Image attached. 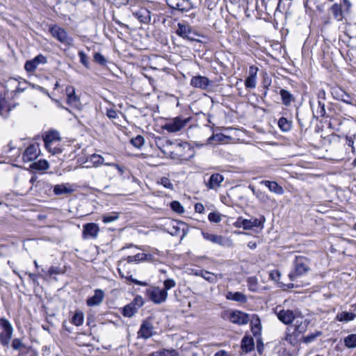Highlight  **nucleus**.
I'll list each match as a JSON object with an SVG mask.
<instances>
[{
  "label": "nucleus",
  "instance_id": "obj_1",
  "mask_svg": "<svg viewBox=\"0 0 356 356\" xmlns=\"http://www.w3.org/2000/svg\"><path fill=\"white\" fill-rule=\"evenodd\" d=\"M176 34L188 42H195L202 44L213 42L212 37L203 34L190 26L188 24L179 23L176 30Z\"/></svg>",
  "mask_w": 356,
  "mask_h": 356
},
{
  "label": "nucleus",
  "instance_id": "obj_2",
  "mask_svg": "<svg viewBox=\"0 0 356 356\" xmlns=\"http://www.w3.org/2000/svg\"><path fill=\"white\" fill-rule=\"evenodd\" d=\"M309 321L304 318L302 315L298 317L293 324L287 329L286 340L291 344L296 345L300 343L301 338L307 332Z\"/></svg>",
  "mask_w": 356,
  "mask_h": 356
},
{
  "label": "nucleus",
  "instance_id": "obj_3",
  "mask_svg": "<svg viewBox=\"0 0 356 356\" xmlns=\"http://www.w3.org/2000/svg\"><path fill=\"white\" fill-rule=\"evenodd\" d=\"M166 145H163L162 151L165 154H169L171 156L180 159H188L193 156V151L188 143H172L166 140Z\"/></svg>",
  "mask_w": 356,
  "mask_h": 356
},
{
  "label": "nucleus",
  "instance_id": "obj_4",
  "mask_svg": "<svg viewBox=\"0 0 356 356\" xmlns=\"http://www.w3.org/2000/svg\"><path fill=\"white\" fill-rule=\"evenodd\" d=\"M310 270L309 260L302 256L296 257L293 261V268L289 274L291 281H296L298 278L307 274Z\"/></svg>",
  "mask_w": 356,
  "mask_h": 356
},
{
  "label": "nucleus",
  "instance_id": "obj_5",
  "mask_svg": "<svg viewBox=\"0 0 356 356\" xmlns=\"http://www.w3.org/2000/svg\"><path fill=\"white\" fill-rule=\"evenodd\" d=\"M277 318L285 325L292 323L298 317L301 316V312L298 310L285 309L281 305H278L274 309Z\"/></svg>",
  "mask_w": 356,
  "mask_h": 356
},
{
  "label": "nucleus",
  "instance_id": "obj_6",
  "mask_svg": "<svg viewBox=\"0 0 356 356\" xmlns=\"http://www.w3.org/2000/svg\"><path fill=\"white\" fill-rule=\"evenodd\" d=\"M126 259H121L118 264V271L121 277H124L131 282L139 285V286H147V283L145 282H141L132 277L130 271L129 270V264Z\"/></svg>",
  "mask_w": 356,
  "mask_h": 356
},
{
  "label": "nucleus",
  "instance_id": "obj_7",
  "mask_svg": "<svg viewBox=\"0 0 356 356\" xmlns=\"http://www.w3.org/2000/svg\"><path fill=\"white\" fill-rule=\"evenodd\" d=\"M222 317L225 320L238 325H245L249 321L248 315L241 311H225Z\"/></svg>",
  "mask_w": 356,
  "mask_h": 356
},
{
  "label": "nucleus",
  "instance_id": "obj_8",
  "mask_svg": "<svg viewBox=\"0 0 356 356\" xmlns=\"http://www.w3.org/2000/svg\"><path fill=\"white\" fill-rule=\"evenodd\" d=\"M146 293L149 298L155 304H161L164 302L168 298V292L166 290L159 288V286H152L146 290Z\"/></svg>",
  "mask_w": 356,
  "mask_h": 356
},
{
  "label": "nucleus",
  "instance_id": "obj_9",
  "mask_svg": "<svg viewBox=\"0 0 356 356\" xmlns=\"http://www.w3.org/2000/svg\"><path fill=\"white\" fill-rule=\"evenodd\" d=\"M0 342L3 346H8L13 336V327L11 323L6 318H1L0 324Z\"/></svg>",
  "mask_w": 356,
  "mask_h": 356
},
{
  "label": "nucleus",
  "instance_id": "obj_10",
  "mask_svg": "<svg viewBox=\"0 0 356 356\" xmlns=\"http://www.w3.org/2000/svg\"><path fill=\"white\" fill-rule=\"evenodd\" d=\"M189 120L190 118L177 117L166 122L163 126V129L170 133L177 132L184 128Z\"/></svg>",
  "mask_w": 356,
  "mask_h": 356
},
{
  "label": "nucleus",
  "instance_id": "obj_11",
  "mask_svg": "<svg viewBox=\"0 0 356 356\" xmlns=\"http://www.w3.org/2000/svg\"><path fill=\"white\" fill-rule=\"evenodd\" d=\"M236 227H242L244 229H251L253 227H259L261 225L260 220L256 218H251L250 219H245L242 217L237 218L236 222L234 223Z\"/></svg>",
  "mask_w": 356,
  "mask_h": 356
},
{
  "label": "nucleus",
  "instance_id": "obj_12",
  "mask_svg": "<svg viewBox=\"0 0 356 356\" xmlns=\"http://www.w3.org/2000/svg\"><path fill=\"white\" fill-rule=\"evenodd\" d=\"M40 153L39 145L36 143L31 144L24 150L22 155V160L26 163L31 162L38 157Z\"/></svg>",
  "mask_w": 356,
  "mask_h": 356
},
{
  "label": "nucleus",
  "instance_id": "obj_13",
  "mask_svg": "<svg viewBox=\"0 0 356 356\" xmlns=\"http://www.w3.org/2000/svg\"><path fill=\"white\" fill-rule=\"evenodd\" d=\"M332 94L336 99L342 101L348 104H353L355 102L353 95L347 93L341 88H333Z\"/></svg>",
  "mask_w": 356,
  "mask_h": 356
},
{
  "label": "nucleus",
  "instance_id": "obj_14",
  "mask_svg": "<svg viewBox=\"0 0 356 356\" xmlns=\"http://www.w3.org/2000/svg\"><path fill=\"white\" fill-rule=\"evenodd\" d=\"M47 59L42 55H38L34 58L29 60L24 65V68L28 72H34L40 64H44Z\"/></svg>",
  "mask_w": 356,
  "mask_h": 356
},
{
  "label": "nucleus",
  "instance_id": "obj_15",
  "mask_svg": "<svg viewBox=\"0 0 356 356\" xmlns=\"http://www.w3.org/2000/svg\"><path fill=\"white\" fill-rule=\"evenodd\" d=\"M154 327L148 321H144L138 332V337L147 339L153 335Z\"/></svg>",
  "mask_w": 356,
  "mask_h": 356
},
{
  "label": "nucleus",
  "instance_id": "obj_16",
  "mask_svg": "<svg viewBox=\"0 0 356 356\" xmlns=\"http://www.w3.org/2000/svg\"><path fill=\"white\" fill-rule=\"evenodd\" d=\"M210 84V81L208 78L203 76H195L191 80V85L197 88L205 90Z\"/></svg>",
  "mask_w": 356,
  "mask_h": 356
},
{
  "label": "nucleus",
  "instance_id": "obj_17",
  "mask_svg": "<svg viewBox=\"0 0 356 356\" xmlns=\"http://www.w3.org/2000/svg\"><path fill=\"white\" fill-rule=\"evenodd\" d=\"M223 181L224 177L222 175L214 173L210 177L206 186L209 189L217 190L221 186Z\"/></svg>",
  "mask_w": 356,
  "mask_h": 356
},
{
  "label": "nucleus",
  "instance_id": "obj_18",
  "mask_svg": "<svg viewBox=\"0 0 356 356\" xmlns=\"http://www.w3.org/2000/svg\"><path fill=\"white\" fill-rule=\"evenodd\" d=\"M318 0H304L305 11L309 15L315 12V9L319 12L323 11V6L318 4Z\"/></svg>",
  "mask_w": 356,
  "mask_h": 356
},
{
  "label": "nucleus",
  "instance_id": "obj_19",
  "mask_svg": "<svg viewBox=\"0 0 356 356\" xmlns=\"http://www.w3.org/2000/svg\"><path fill=\"white\" fill-rule=\"evenodd\" d=\"M43 140L46 148L51 151V146L52 143L60 140L59 134L56 131H47L43 136Z\"/></svg>",
  "mask_w": 356,
  "mask_h": 356
},
{
  "label": "nucleus",
  "instance_id": "obj_20",
  "mask_svg": "<svg viewBox=\"0 0 356 356\" xmlns=\"http://www.w3.org/2000/svg\"><path fill=\"white\" fill-rule=\"evenodd\" d=\"M74 88L72 86H67L66 88V94L67 97V103L75 108H79L80 101L79 99L74 94Z\"/></svg>",
  "mask_w": 356,
  "mask_h": 356
},
{
  "label": "nucleus",
  "instance_id": "obj_21",
  "mask_svg": "<svg viewBox=\"0 0 356 356\" xmlns=\"http://www.w3.org/2000/svg\"><path fill=\"white\" fill-rule=\"evenodd\" d=\"M50 32L52 36L56 38L59 42L63 43L67 42V33L63 29L55 25L50 29Z\"/></svg>",
  "mask_w": 356,
  "mask_h": 356
},
{
  "label": "nucleus",
  "instance_id": "obj_22",
  "mask_svg": "<svg viewBox=\"0 0 356 356\" xmlns=\"http://www.w3.org/2000/svg\"><path fill=\"white\" fill-rule=\"evenodd\" d=\"M202 235L205 240L213 243L220 245H224L225 244V238L221 235L211 234L205 231H202Z\"/></svg>",
  "mask_w": 356,
  "mask_h": 356
},
{
  "label": "nucleus",
  "instance_id": "obj_23",
  "mask_svg": "<svg viewBox=\"0 0 356 356\" xmlns=\"http://www.w3.org/2000/svg\"><path fill=\"white\" fill-rule=\"evenodd\" d=\"M74 191V188L69 183L56 184L54 187V193L56 195L70 194Z\"/></svg>",
  "mask_w": 356,
  "mask_h": 356
},
{
  "label": "nucleus",
  "instance_id": "obj_24",
  "mask_svg": "<svg viewBox=\"0 0 356 356\" xmlns=\"http://www.w3.org/2000/svg\"><path fill=\"white\" fill-rule=\"evenodd\" d=\"M330 12L334 16V18L338 21H342L346 14L342 9V6L338 3H334L330 8Z\"/></svg>",
  "mask_w": 356,
  "mask_h": 356
},
{
  "label": "nucleus",
  "instance_id": "obj_25",
  "mask_svg": "<svg viewBox=\"0 0 356 356\" xmlns=\"http://www.w3.org/2000/svg\"><path fill=\"white\" fill-rule=\"evenodd\" d=\"M134 15L141 23L147 24L151 19L150 11L146 8H140Z\"/></svg>",
  "mask_w": 356,
  "mask_h": 356
},
{
  "label": "nucleus",
  "instance_id": "obj_26",
  "mask_svg": "<svg viewBox=\"0 0 356 356\" xmlns=\"http://www.w3.org/2000/svg\"><path fill=\"white\" fill-rule=\"evenodd\" d=\"M229 139V137L226 136L225 135L221 133L213 134L211 137H209L207 139L206 144L216 145L218 143H227Z\"/></svg>",
  "mask_w": 356,
  "mask_h": 356
},
{
  "label": "nucleus",
  "instance_id": "obj_27",
  "mask_svg": "<svg viewBox=\"0 0 356 356\" xmlns=\"http://www.w3.org/2000/svg\"><path fill=\"white\" fill-rule=\"evenodd\" d=\"M261 184H264L271 192H273L277 195H282L284 193L283 188L280 186L276 181H262Z\"/></svg>",
  "mask_w": 356,
  "mask_h": 356
},
{
  "label": "nucleus",
  "instance_id": "obj_28",
  "mask_svg": "<svg viewBox=\"0 0 356 356\" xmlns=\"http://www.w3.org/2000/svg\"><path fill=\"white\" fill-rule=\"evenodd\" d=\"M105 294L104 291L101 289H96L94 291V294L90 297V306H95L100 305L104 298Z\"/></svg>",
  "mask_w": 356,
  "mask_h": 356
},
{
  "label": "nucleus",
  "instance_id": "obj_29",
  "mask_svg": "<svg viewBox=\"0 0 356 356\" xmlns=\"http://www.w3.org/2000/svg\"><path fill=\"white\" fill-rule=\"evenodd\" d=\"M227 300L236 301L241 303L247 302V297L241 292H232L229 291L226 295Z\"/></svg>",
  "mask_w": 356,
  "mask_h": 356
},
{
  "label": "nucleus",
  "instance_id": "obj_30",
  "mask_svg": "<svg viewBox=\"0 0 356 356\" xmlns=\"http://www.w3.org/2000/svg\"><path fill=\"white\" fill-rule=\"evenodd\" d=\"M269 277L272 280L277 283L280 287L286 286L288 289H292L294 287V284L293 283L284 284L279 282L281 277V273L278 270H271L269 273Z\"/></svg>",
  "mask_w": 356,
  "mask_h": 356
},
{
  "label": "nucleus",
  "instance_id": "obj_31",
  "mask_svg": "<svg viewBox=\"0 0 356 356\" xmlns=\"http://www.w3.org/2000/svg\"><path fill=\"white\" fill-rule=\"evenodd\" d=\"M251 330L254 336L260 335L261 330V321L258 316H254L250 321Z\"/></svg>",
  "mask_w": 356,
  "mask_h": 356
},
{
  "label": "nucleus",
  "instance_id": "obj_32",
  "mask_svg": "<svg viewBox=\"0 0 356 356\" xmlns=\"http://www.w3.org/2000/svg\"><path fill=\"white\" fill-rule=\"evenodd\" d=\"M280 95L282 97L283 104L286 106H289L293 102L295 101L293 95L289 91L285 89H281L280 91Z\"/></svg>",
  "mask_w": 356,
  "mask_h": 356
},
{
  "label": "nucleus",
  "instance_id": "obj_33",
  "mask_svg": "<svg viewBox=\"0 0 356 356\" xmlns=\"http://www.w3.org/2000/svg\"><path fill=\"white\" fill-rule=\"evenodd\" d=\"M356 314L353 312H341L337 314L336 320L339 322H349L355 319Z\"/></svg>",
  "mask_w": 356,
  "mask_h": 356
},
{
  "label": "nucleus",
  "instance_id": "obj_34",
  "mask_svg": "<svg viewBox=\"0 0 356 356\" xmlns=\"http://www.w3.org/2000/svg\"><path fill=\"white\" fill-rule=\"evenodd\" d=\"M199 275L211 283H216L218 279H221L222 277V275H216L213 273L204 270H202Z\"/></svg>",
  "mask_w": 356,
  "mask_h": 356
},
{
  "label": "nucleus",
  "instance_id": "obj_35",
  "mask_svg": "<svg viewBox=\"0 0 356 356\" xmlns=\"http://www.w3.org/2000/svg\"><path fill=\"white\" fill-rule=\"evenodd\" d=\"M323 332L321 331H315L309 333L307 336H303L300 339V343L309 344L314 342L318 337H321Z\"/></svg>",
  "mask_w": 356,
  "mask_h": 356
},
{
  "label": "nucleus",
  "instance_id": "obj_36",
  "mask_svg": "<svg viewBox=\"0 0 356 356\" xmlns=\"http://www.w3.org/2000/svg\"><path fill=\"white\" fill-rule=\"evenodd\" d=\"M193 8V4L190 0H179L177 9L181 12L188 11Z\"/></svg>",
  "mask_w": 356,
  "mask_h": 356
},
{
  "label": "nucleus",
  "instance_id": "obj_37",
  "mask_svg": "<svg viewBox=\"0 0 356 356\" xmlns=\"http://www.w3.org/2000/svg\"><path fill=\"white\" fill-rule=\"evenodd\" d=\"M254 347L253 339L250 337H244L241 341V348L243 351L248 353L252 350Z\"/></svg>",
  "mask_w": 356,
  "mask_h": 356
},
{
  "label": "nucleus",
  "instance_id": "obj_38",
  "mask_svg": "<svg viewBox=\"0 0 356 356\" xmlns=\"http://www.w3.org/2000/svg\"><path fill=\"white\" fill-rule=\"evenodd\" d=\"M76 344L79 346H88L89 337L85 333H79L75 338Z\"/></svg>",
  "mask_w": 356,
  "mask_h": 356
},
{
  "label": "nucleus",
  "instance_id": "obj_39",
  "mask_svg": "<svg viewBox=\"0 0 356 356\" xmlns=\"http://www.w3.org/2000/svg\"><path fill=\"white\" fill-rule=\"evenodd\" d=\"M137 312L138 310L134 307V305L131 303L124 306L122 309L123 316L128 318L132 317Z\"/></svg>",
  "mask_w": 356,
  "mask_h": 356
},
{
  "label": "nucleus",
  "instance_id": "obj_40",
  "mask_svg": "<svg viewBox=\"0 0 356 356\" xmlns=\"http://www.w3.org/2000/svg\"><path fill=\"white\" fill-rule=\"evenodd\" d=\"M344 344L348 348H356V334H351L344 338Z\"/></svg>",
  "mask_w": 356,
  "mask_h": 356
},
{
  "label": "nucleus",
  "instance_id": "obj_41",
  "mask_svg": "<svg viewBox=\"0 0 356 356\" xmlns=\"http://www.w3.org/2000/svg\"><path fill=\"white\" fill-rule=\"evenodd\" d=\"M30 167L34 170H45L49 168V163L46 160H39L31 164Z\"/></svg>",
  "mask_w": 356,
  "mask_h": 356
},
{
  "label": "nucleus",
  "instance_id": "obj_42",
  "mask_svg": "<svg viewBox=\"0 0 356 356\" xmlns=\"http://www.w3.org/2000/svg\"><path fill=\"white\" fill-rule=\"evenodd\" d=\"M312 109L314 112H315L318 117H323L325 116L326 111L325 108V104L323 101L318 99V104L316 107H313Z\"/></svg>",
  "mask_w": 356,
  "mask_h": 356
},
{
  "label": "nucleus",
  "instance_id": "obj_43",
  "mask_svg": "<svg viewBox=\"0 0 356 356\" xmlns=\"http://www.w3.org/2000/svg\"><path fill=\"white\" fill-rule=\"evenodd\" d=\"M248 286L250 291L256 292L259 291L258 280L256 277H250L248 280Z\"/></svg>",
  "mask_w": 356,
  "mask_h": 356
},
{
  "label": "nucleus",
  "instance_id": "obj_44",
  "mask_svg": "<svg viewBox=\"0 0 356 356\" xmlns=\"http://www.w3.org/2000/svg\"><path fill=\"white\" fill-rule=\"evenodd\" d=\"M83 322V314L81 311H76L72 318V323L76 326L81 325Z\"/></svg>",
  "mask_w": 356,
  "mask_h": 356
},
{
  "label": "nucleus",
  "instance_id": "obj_45",
  "mask_svg": "<svg viewBox=\"0 0 356 356\" xmlns=\"http://www.w3.org/2000/svg\"><path fill=\"white\" fill-rule=\"evenodd\" d=\"M280 128L284 131H287L291 129V122L285 118L282 117L278 121Z\"/></svg>",
  "mask_w": 356,
  "mask_h": 356
},
{
  "label": "nucleus",
  "instance_id": "obj_46",
  "mask_svg": "<svg viewBox=\"0 0 356 356\" xmlns=\"http://www.w3.org/2000/svg\"><path fill=\"white\" fill-rule=\"evenodd\" d=\"M119 218V213L112 212L103 216L102 220L104 223L113 222Z\"/></svg>",
  "mask_w": 356,
  "mask_h": 356
},
{
  "label": "nucleus",
  "instance_id": "obj_47",
  "mask_svg": "<svg viewBox=\"0 0 356 356\" xmlns=\"http://www.w3.org/2000/svg\"><path fill=\"white\" fill-rule=\"evenodd\" d=\"M157 184L162 185L165 188L173 190L174 186L172 182L170 181V179L165 177H161L158 181Z\"/></svg>",
  "mask_w": 356,
  "mask_h": 356
},
{
  "label": "nucleus",
  "instance_id": "obj_48",
  "mask_svg": "<svg viewBox=\"0 0 356 356\" xmlns=\"http://www.w3.org/2000/svg\"><path fill=\"white\" fill-rule=\"evenodd\" d=\"M144 142H145V139L140 135H138L137 136H136L135 138H133L131 140V143L136 148H140L143 145Z\"/></svg>",
  "mask_w": 356,
  "mask_h": 356
},
{
  "label": "nucleus",
  "instance_id": "obj_49",
  "mask_svg": "<svg viewBox=\"0 0 356 356\" xmlns=\"http://www.w3.org/2000/svg\"><path fill=\"white\" fill-rule=\"evenodd\" d=\"M104 161V159L98 154L90 155V163L92 164L93 167H97L102 164Z\"/></svg>",
  "mask_w": 356,
  "mask_h": 356
},
{
  "label": "nucleus",
  "instance_id": "obj_50",
  "mask_svg": "<svg viewBox=\"0 0 356 356\" xmlns=\"http://www.w3.org/2000/svg\"><path fill=\"white\" fill-rule=\"evenodd\" d=\"M171 209L177 213H183L184 212V209L183 206L178 201H172L170 203Z\"/></svg>",
  "mask_w": 356,
  "mask_h": 356
},
{
  "label": "nucleus",
  "instance_id": "obj_51",
  "mask_svg": "<svg viewBox=\"0 0 356 356\" xmlns=\"http://www.w3.org/2000/svg\"><path fill=\"white\" fill-rule=\"evenodd\" d=\"M347 56L350 60L356 63V46H348Z\"/></svg>",
  "mask_w": 356,
  "mask_h": 356
},
{
  "label": "nucleus",
  "instance_id": "obj_52",
  "mask_svg": "<svg viewBox=\"0 0 356 356\" xmlns=\"http://www.w3.org/2000/svg\"><path fill=\"white\" fill-rule=\"evenodd\" d=\"M128 263L144 261V253H138L134 256L127 257Z\"/></svg>",
  "mask_w": 356,
  "mask_h": 356
},
{
  "label": "nucleus",
  "instance_id": "obj_53",
  "mask_svg": "<svg viewBox=\"0 0 356 356\" xmlns=\"http://www.w3.org/2000/svg\"><path fill=\"white\" fill-rule=\"evenodd\" d=\"M94 60L102 66H106L107 63L106 58L99 53H96L94 55Z\"/></svg>",
  "mask_w": 356,
  "mask_h": 356
},
{
  "label": "nucleus",
  "instance_id": "obj_54",
  "mask_svg": "<svg viewBox=\"0 0 356 356\" xmlns=\"http://www.w3.org/2000/svg\"><path fill=\"white\" fill-rule=\"evenodd\" d=\"M208 219L210 222L218 223L222 220L221 215L217 212H211L208 216Z\"/></svg>",
  "mask_w": 356,
  "mask_h": 356
},
{
  "label": "nucleus",
  "instance_id": "obj_55",
  "mask_svg": "<svg viewBox=\"0 0 356 356\" xmlns=\"http://www.w3.org/2000/svg\"><path fill=\"white\" fill-rule=\"evenodd\" d=\"M12 348L16 350H21L25 348V345L22 343L19 339H14L12 342Z\"/></svg>",
  "mask_w": 356,
  "mask_h": 356
},
{
  "label": "nucleus",
  "instance_id": "obj_56",
  "mask_svg": "<svg viewBox=\"0 0 356 356\" xmlns=\"http://www.w3.org/2000/svg\"><path fill=\"white\" fill-rule=\"evenodd\" d=\"M256 83L257 77L248 76L245 81V86L247 88H254Z\"/></svg>",
  "mask_w": 356,
  "mask_h": 356
},
{
  "label": "nucleus",
  "instance_id": "obj_57",
  "mask_svg": "<svg viewBox=\"0 0 356 356\" xmlns=\"http://www.w3.org/2000/svg\"><path fill=\"white\" fill-rule=\"evenodd\" d=\"M164 289L168 292V290L174 288L176 286V282L173 279H166L163 282Z\"/></svg>",
  "mask_w": 356,
  "mask_h": 356
},
{
  "label": "nucleus",
  "instance_id": "obj_58",
  "mask_svg": "<svg viewBox=\"0 0 356 356\" xmlns=\"http://www.w3.org/2000/svg\"><path fill=\"white\" fill-rule=\"evenodd\" d=\"M340 5L342 6V9L346 15H349L350 13L352 4L349 0H343L342 3Z\"/></svg>",
  "mask_w": 356,
  "mask_h": 356
},
{
  "label": "nucleus",
  "instance_id": "obj_59",
  "mask_svg": "<svg viewBox=\"0 0 356 356\" xmlns=\"http://www.w3.org/2000/svg\"><path fill=\"white\" fill-rule=\"evenodd\" d=\"M161 356H179V353L175 349H161Z\"/></svg>",
  "mask_w": 356,
  "mask_h": 356
},
{
  "label": "nucleus",
  "instance_id": "obj_60",
  "mask_svg": "<svg viewBox=\"0 0 356 356\" xmlns=\"http://www.w3.org/2000/svg\"><path fill=\"white\" fill-rule=\"evenodd\" d=\"M249 188L252 190L253 194L259 200H265L268 198V195L261 191H256L253 186H250Z\"/></svg>",
  "mask_w": 356,
  "mask_h": 356
},
{
  "label": "nucleus",
  "instance_id": "obj_61",
  "mask_svg": "<svg viewBox=\"0 0 356 356\" xmlns=\"http://www.w3.org/2000/svg\"><path fill=\"white\" fill-rule=\"evenodd\" d=\"M130 303L133 304L134 307H136L137 310H138V309L143 306V301L141 297L138 296L135 298L134 300Z\"/></svg>",
  "mask_w": 356,
  "mask_h": 356
},
{
  "label": "nucleus",
  "instance_id": "obj_62",
  "mask_svg": "<svg viewBox=\"0 0 356 356\" xmlns=\"http://www.w3.org/2000/svg\"><path fill=\"white\" fill-rule=\"evenodd\" d=\"M99 231V228L97 224L90 223V237H96Z\"/></svg>",
  "mask_w": 356,
  "mask_h": 356
},
{
  "label": "nucleus",
  "instance_id": "obj_63",
  "mask_svg": "<svg viewBox=\"0 0 356 356\" xmlns=\"http://www.w3.org/2000/svg\"><path fill=\"white\" fill-rule=\"evenodd\" d=\"M257 72H258V68L257 67H255L254 65H251L249 67L248 76L257 77Z\"/></svg>",
  "mask_w": 356,
  "mask_h": 356
},
{
  "label": "nucleus",
  "instance_id": "obj_64",
  "mask_svg": "<svg viewBox=\"0 0 356 356\" xmlns=\"http://www.w3.org/2000/svg\"><path fill=\"white\" fill-rule=\"evenodd\" d=\"M61 273V270L58 267L51 266L48 270V274L49 275H57Z\"/></svg>",
  "mask_w": 356,
  "mask_h": 356
}]
</instances>
